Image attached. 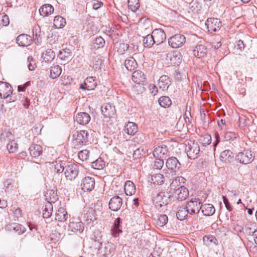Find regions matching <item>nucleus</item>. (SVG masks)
I'll list each match as a JSON object with an SVG mask.
<instances>
[{
	"label": "nucleus",
	"instance_id": "423d86ee",
	"mask_svg": "<svg viewBox=\"0 0 257 257\" xmlns=\"http://www.w3.org/2000/svg\"><path fill=\"white\" fill-rule=\"evenodd\" d=\"M185 36L181 34H177L170 37L168 40L169 45L173 48H178L182 47L185 43Z\"/></svg>",
	"mask_w": 257,
	"mask_h": 257
},
{
	"label": "nucleus",
	"instance_id": "f03ea898",
	"mask_svg": "<svg viewBox=\"0 0 257 257\" xmlns=\"http://www.w3.org/2000/svg\"><path fill=\"white\" fill-rule=\"evenodd\" d=\"M14 137L10 132H4L1 134V140L3 139L5 141H9L7 144V149L10 153H16L18 149V145L17 142L13 140Z\"/></svg>",
	"mask_w": 257,
	"mask_h": 257
},
{
	"label": "nucleus",
	"instance_id": "bb28decb",
	"mask_svg": "<svg viewBox=\"0 0 257 257\" xmlns=\"http://www.w3.org/2000/svg\"><path fill=\"white\" fill-rule=\"evenodd\" d=\"M29 152L31 156L35 158L39 157L43 152L42 147L39 145L32 144L29 148Z\"/></svg>",
	"mask_w": 257,
	"mask_h": 257
},
{
	"label": "nucleus",
	"instance_id": "393cba45",
	"mask_svg": "<svg viewBox=\"0 0 257 257\" xmlns=\"http://www.w3.org/2000/svg\"><path fill=\"white\" fill-rule=\"evenodd\" d=\"M233 158L232 153L229 150L222 151L220 155V160L221 161L225 163H230Z\"/></svg>",
	"mask_w": 257,
	"mask_h": 257
},
{
	"label": "nucleus",
	"instance_id": "9d476101",
	"mask_svg": "<svg viewBox=\"0 0 257 257\" xmlns=\"http://www.w3.org/2000/svg\"><path fill=\"white\" fill-rule=\"evenodd\" d=\"M236 159L244 164H249L253 160V156L251 151L246 150L239 153L236 156Z\"/></svg>",
	"mask_w": 257,
	"mask_h": 257
},
{
	"label": "nucleus",
	"instance_id": "37998d69",
	"mask_svg": "<svg viewBox=\"0 0 257 257\" xmlns=\"http://www.w3.org/2000/svg\"><path fill=\"white\" fill-rule=\"evenodd\" d=\"M188 213H189V212H188V209H187L186 207L182 206L179 208L176 215L178 219L183 220L187 216Z\"/></svg>",
	"mask_w": 257,
	"mask_h": 257
},
{
	"label": "nucleus",
	"instance_id": "c03bdc74",
	"mask_svg": "<svg viewBox=\"0 0 257 257\" xmlns=\"http://www.w3.org/2000/svg\"><path fill=\"white\" fill-rule=\"evenodd\" d=\"M155 36V35L153 36L152 35L149 34L144 38L143 43L145 47H151L153 45V44L155 43L154 40Z\"/></svg>",
	"mask_w": 257,
	"mask_h": 257
},
{
	"label": "nucleus",
	"instance_id": "7ed1b4c3",
	"mask_svg": "<svg viewBox=\"0 0 257 257\" xmlns=\"http://www.w3.org/2000/svg\"><path fill=\"white\" fill-rule=\"evenodd\" d=\"M170 195L165 192H160L153 198V201L157 207H162L170 202Z\"/></svg>",
	"mask_w": 257,
	"mask_h": 257
},
{
	"label": "nucleus",
	"instance_id": "052dcab7",
	"mask_svg": "<svg viewBox=\"0 0 257 257\" xmlns=\"http://www.w3.org/2000/svg\"><path fill=\"white\" fill-rule=\"evenodd\" d=\"M191 9L193 12H198V11H200L201 8V6L198 2H193L191 3Z\"/></svg>",
	"mask_w": 257,
	"mask_h": 257
},
{
	"label": "nucleus",
	"instance_id": "a211bd4d",
	"mask_svg": "<svg viewBox=\"0 0 257 257\" xmlns=\"http://www.w3.org/2000/svg\"><path fill=\"white\" fill-rule=\"evenodd\" d=\"M122 204V199L119 196H114L111 198L109 202V208L113 211H116L120 209Z\"/></svg>",
	"mask_w": 257,
	"mask_h": 257
},
{
	"label": "nucleus",
	"instance_id": "6e6552de",
	"mask_svg": "<svg viewBox=\"0 0 257 257\" xmlns=\"http://www.w3.org/2000/svg\"><path fill=\"white\" fill-rule=\"evenodd\" d=\"M208 32H215L220 30L222 26L220 20L214 18H208L205 22Z\"/></svg>",
	"mask_w": 257,
	"mask_h": 257
},
{
	"label": "nucleus",
	"instance_id": "c9c22d12",
	"mask_svg": "<svg viewBox=\"0 0 257 257\" xmlns=\"http://www.w3.org/2000/svg\"><path fill=\"white\" fill-rule=\"evenodd\" d=\"M84 85L86 86L87 90H93L97 85L95 78L92 76L87 77L84 81Z\"/></svg>",
	"mask_w": 257,
	"mask_h": 257
},
{
	"label": "nucleus",
	"instance_id": "79ce46f5",
	"mask_svg": "<svg viewBox=\"0 0 257 257\" xmlns=\"http://www.w3.org/2000/svg\"><path fill=\"white\" fill-rule=\"evenodd\" d=\"M137 65V63L135 59L133 57H130L124 62V66L127 70L129 71L133 70Z\"/></svg>",
	"mask_w": 257,
	"mask_h": 257
},
{
	"label": "nucleus",
	"instance_id": "1a4fd4ad",
	"mask_svg": "<svg viewBox=\"0 0 257 257\" xmlns=\"http://www.w3.org/2000/svg\"><path fill=\"white\" fill-rule=\"evenodd\" d=\"M12 93V87L7 82L0 81V98H9L10 101L12 100L11 95Z\"/></svg>",
	"mask_w": 257,
	"mask_h": 257
},
{
	"label": "nucleus",
	"instance_id": "338daca9",
	"mask_svg": "<svg viewBox=\"0 0 257 257\" xmlns=\"http://www.w3.org/2000/svg\"><path fill=\"white\" fill-rule=\"evenodd\" d=\"M239 124L241 127L245 126L247 123V119L244 117H241L239 118Z\"/></svg>",
	"mask_w": 257,
	"mask_h": 257
},
{
	"label": "nucleus",
	"instance_id": "2eb2a0df",
	"mask_svg": "<svg viewBox=\"0 0 257 257\" xmlns=\"http://www.w3.org/2000/svg\"><path fill=\"white\" fill-rule=\"evenodd\" d=\"M81 186L82 189L84 191H90L92 190L95 186L94 178L90 177H85L83 179Z\"/></svg>",
	"mask_w": 257,
	"mask_h": 257
},
{
	"label": "nucleus",
	"instance_id": "0e129e2a",
	"mask_svg": "<svg viewBox=\"0 0 257 257\" xmlns=\"http://www.w3.org/2000/svg\"><path fill=\"white\" fill-rule=\"evenodd\" d=\"M222 198H223V201L225 205L226 209L229 211H231L232 210V206H231V205L230 204L227 198L225 196H223Z\"/></svg>",
	"mask_w": 257,
	"mask_h": 257
},
{
	"label": "nucleus",
	"instance_id": "a18cd8bd",
	"mask_svg": "<svg viewBox=\"0 0 257 257\" xmlns=\"http://www.w3.org/2000/svg\"><path fill=\"white\" fill-rule=\"evenodd\" d=\"M158 101L160 105L163 107H169L172 103L170 98L166 96L161 97Z\"/></svg>",
	"mask_w": 257,
	"mask_h": 257
},
{
	"label": "nucleus",
	"instance_id": "a878e982",
	"mask_svg": "<svg viewBox=\"0 0 257 257\" xmlns=\"http://www.w3.org/2000/svg\"><path fill=\"white\" fill-rule=\"evenodd\" d=\"M54 12V8L50 4L43 5L39 9V13L41 16L46 17L51 15Z\"/></svg>",
	"mask_w": 257,
	"mask_h": 257
},
{
	"label": "nucleus",
	"instance_id": "09e8293b",
	"mask_svg": "<svg viewBox=\"0 0 257 257\" xmlns=\"http://www.w3.org/2000/svg\"><path fill=\"white\" fill-rule=\"evenodd\" d=\"M85 218L88 223H91L96 220V217L95 215L94 211L92 209H90L86 214Z\"/></svg>",
	"mask_w": 257,
	"mask_h": 257
},
{
	"label": "nucleus",
	"instance_id": "a19ab883",
	"mask_svg": "<svg viewBox=\"0 0 257 257\" xmlns=\"http://www.w3.org/2000/svg\"><path fill=\"white\" fill-rule=\"evenodd\" d=\"M62 72V68L59 65L51 67L50 70V77L53 79L58 77Z\"/></svg>",
	"mask_w": 257,
	"mask_h": 257
},
{
	"label": "nucleus",
	"instance_id": "49530a36",
	"mask_svg": "<svg viewBox=\"0 0 257 257\" xmlns=\"http://www.w3.org/2000/svg\"><path fill=\"white\" fill-rule=\"evenodd\" d=\"M104 166L105 162L101 158L97 159L96 161L92 162L91 163L92 167L97 170H101L103 169Z\"/></svg>",
	"mask_w": 257,
	"mask_h": 257
},
{
	"label": "nucleus",
	"instance_id": "774afa93",
	"mask_svg": "<svg viewBox=\"0 0 257 257\" xmlns=\"http://www.w3.org/2000/svg\"><path fill=\"white\" fill-rule=\"evenodd\" d=\"M103 5V3L101 2L95 1L93 4V8L94 10H97Z\"/></svg>",
	"mask_w": 257,
	"mask_h": 257
},
{
	"label": "nucleus",
	"instance_id": "5fc2aeb1",
	"mask_svg": "<svg viewBox=\"0 0 257 257\" xmlns=\"http://www.w3.org/2000/svg\"><path fill=\"white\" fill-rule=\"evenodd\" d=\"M200 142L204 146L209 145L211 143V138L209 135H205L201 137L199 139Z\"/></svg>",
	"mask_w": 257,
	"mask_h": 257
},
{
	"label": "nucleus",
	"instance_id": "412c9836",
	"mask_svg": "<svg viewBox=\"0 0 257 257\" xmlns=\"http://www.w3.org/2000/svg\"><path fill=\"white\" fill-rule=\"evenodd\" d=\"M90 119L89 114L86 112L78 113L75 117V120L76 122L83 125L88 124Z\"/></svg>",
	"mask_w": 257,
	"mask_h": 257
},
{
	"label": "nucleus",
	"instance_id": "4468645a",
	"mask_svg": "<svg viewBox=\"0 0 257 257\" xmlns=\"http://www.w3.org/2000/svg\"><path fill=\"white\" fill-rule=\"evenodd\" d=\"M69 229L73 232L81 233L84 228L83 223L78 219H72L69 224Z\"/></svg>",
	"mask_w": 257,
	"mask_h": 257
},
{
	"label": "nucleus",
	"instance_id": "680f3d73",
	"mask_svg": "<svg viewBox=\"0 0 257 257\" xmlns=\"http://www.w3.org/2000/svg\"><path fill=\"white\" fill-rule=\"evenodd\" d=\"M238 137L237 134L233 132H228L225 133V138L228 140H233Z\"/></svg>",
	"mask_w": 257,
	"mask_h": 257
},
{
	"label": "nucleus",
	"instance_id": "bf43d9fd",
	"mask_svg": "<svg viewBox=\"0 0 257 257\" xmlns=\"http://www.w3.org/2000/svg\"><path fill=\"white\" fill-rule=\"evenodd\" d=\"M102 237V234L101 231L99 230H95L93 233V239L95 241L99 242Z\"/></svg>",
	"mask_w": 257,
	"mask_h": 257
},
{
	"label": "nucleus",
	"instance_id": "f3484780",
	"mask_svg": "<svg viewBox=\"0 0 257 257\" xmlns=\"http://www.w3.org/2000/svg\"><path fill=\"white\" fill-rule=\"evenodd\" d=\"M167 58L169 60L171 64L178 65L182 61V56L179 52L173 51L168 53Z\"/></svg>",
	"mask_w": 257,
	"mask_h": 257
},
{
	"label": "nucleus",
	"instance_id": "7c9ffc66",
	"mask_svg": "<svg viewBox=\"0 0 257 257\" xmlns=\"http://www.w3.org/2000/svg\"><path fill=\"white\" fill-rule=\"evenodd\" d=\"M72 52L69 49H64L59 51L58 57L62 60L69 61L71 59Z\"/></svg>",
	"mask_w": 257,
	"mask_h": 257
},
{
	"label": "nucleus",
	"instance_id": "2f4dec72",
	"mask_svg": "<svg viewBox=\"0 0 257 257\" xmlns=\"http://www.w3.org/2000/svg\"><path fill=\"white\" fill-rule=\"evenodd\" d=\"M124 191L126 195L131 196L136 192V187L131 181H127L124 185Z\"/></svg>",
	"mask_w": 257,
	"mask_h": 257
},
{
	"label": "nucleus",
	"instance_id": "cd10ccee",
	"mask_svg": "<svg viewBox=\"0 0 257 257\" xmlns=\"http://www.w3.org/2000/svg\"><path fill=\"white\" fill-rule=\"evenodd\" d=\"M123 131L129 135H134L138 131V126L134 122H128L125 125Z\"/></svg>",
	"mask_w": 257,
	"mask_h": 257
},
{
	"label": "nucleus",
	"instance_id": "c85d7f7f",
	"mask_svg": "<svg viewBox=\"0 0 257 257\" xmlns=\"http://www.w3.org/2000/svg\"><path fill=\"white\" fill-rule=\"evenodd\" d=\"M202 213L205 216H210L213 215L215 209L213 205L210 204H205L201 206V209Z\"/></svg>",
	"mask_w": 257,
	"mask_h": 257
},
{
	"label": "nucleus",
	"instance_id": "13d9d810",
	"mask_svg": "<svg viewBox=\"0 0 257 257\" xmlns=\"http://www.w3.org/2000/svg\"><path fill=\"white\" fill-rule=\"evenodd\" d=\"M28 62L29 64L28 65V68L30 71L35 70L36 67V63L34 59L31 56H29L28 58Z\"/></svg>",
	"mask_w": 257,
	"mask_h": 257
},
{
	"label": "nucleus",
	"instance_id": "4d7b16f0",
	"mask_svg": "<svg viewBox=\"0 0 257 257\" xmlns=\"http://www.w3.org/2000/svg\"><path fill=\"white\" fill-rule=\"evenodd\" d=\"M10 20L9 17L3 14L0 15V25H2L4 26H7L9 24Z\"/></svg>",
	"mask_w": 257,
	"mask_h": 257
},
{
	"label": "nucleus",
	"instance_id": "de8ad7c7",
	"mask_svg": "<svg viewBox=\"0 0 257 257\" xmlns=\"http://www.w3.org/2000/svg\"><path fill=\"white\" fill-rule=\"evenodd\" d=\"M139 0H128V8L133 12H136L140 8Z\"/></svg>",
	"mask_w": 257,
	"mask_h": 257
},
{
	"label": "nucleus",
	"instance_id": "473e14b6",
	"mask_svg": "<svg viewBox=\"0 0 257 257\" xmlns=\"http://www.w3.org/2000/svg\"><path fill=\"white\" fill-rule=\"evenodd\" d=\"M55 57L54 52L51 49H47L43 52L42 58L45 62H51Z\"/></svg>",
	"mask_w": 257,
	"mask_h": 257
},
{
	"label": "nucleus",
	"instance_id": "6ab92c4d",
	"mask_svg": "<svg viewBox=\"0 0 257 257\" xmlns=\"http://www.w3.org/2000/svg\"><path fill=\"white\" fill-rule=\"evenodd\" d=\"M166 165L168 169L175 172L181 166V164L175 157L169 158L166 163Z\"/></svg>",
	"mask_w": 257,
	"mask_h": 257
},
{
	"label": "nucleus",
	"instance_id": "20e7f679",
	"mask_svg": "<svg viewBox=\"0 0 257 257\" xmlns=\"http://www.w3.org/2000/svg\"><path fill=\"white\" fill-rule=\"evenodd\" d=\"M186 151L188 158L194 160L199 156L200 148L197 142L191 141L186 146Z\"/></svg>",
	"mask_w": 257,
	"mask_h": 257
},
{
	"label": "nucleus",
	"instance_id": "b1692460",
	"mask_svg": "<svg viewBox=\"0 0 257 257\" xmlns=\"http://www.w3.org/2000/svg\"><path fill=\"white\" fill-rule=\"evenodd\" d=\"M146 78L144 74L140 70H137L132 75L133 81L137 84H142L145 81Z\"/></svg>",
	"mask_w": 257,
	"mask_h": 257
},
{
	"label": "nucleus",
	"instance_id": "e433bc0d",
	"mask_svg": "<svg viewBox=\"0 0 257 257\" xmlns=\"http://www.w3.org/2000/svg\"><path fill=\"white\" fill-rule=\"evenodd\" d=\"M68 214L63 208H60L56 215V219L60 222H63L67 220Z\"/></svg>",
	"mask_w": 257,
	"mask_h": 257
},
{
	"label": "nucleus",
	"instance_id": "8fccbe9b",
	"mask_svg": "<svg viewBox=\"0 0 257 257\" xmlns=\"http://www.w3.org/2000/svg\"><path fill=\"white\" fill-rule=\"evenodd\" d=\"M168 222V216L166 215H161L157 221V224L159 226H163Z\"/></svg>",
	"mask_w": 257,
	"mask_h": 257
},
{
	"label": "nucleus",
	"instance_id": "ea45409f",
	"mask_svg": "<svg viewBox=\"0 0 257 257\" xmlns=\"http://www.w3.org/2000/svg\"><path fill=\"white\" fill-rule=\"evenodd\" d=\"M171 84L170 78L167 75H163L159 80V85L160 88L163 89L168 88Z\"/></svg>",
	"mask_w": 257,
	"mask_h": 257
},
{
	"label": "nucleus",
	"instance_id": "aec40b11",
	"mask_svg": "<svg viewBox=\"0 0 257 257\" xmlns=\"http://www.w3.org/2000/svg\"><path fill=\"white\" fill-rule=\"evenodd\" d=\"M6 228L8 230L14 231L18 234H22L26 231V229L25 227L22 225L17 223L9 224L6 226Z\"/></svg>",
	"mask_w": 257,
	"mask_h": 257
},
{
	"label": "nucleus",
	"instance_id": "72a5a7b5",
	"mask_svg": "<svg viewBox=\"0 0 257 257\" xmlns=\"http://www.w3.org/2000/svg\"><path fill=\"white\" fill-rule=\"evenodd\" d=\"M185 181L186 179L182 177H177L175 178L170 184L171 189L174 190L175 191H176L178 187L181 186V184H184Z\"/></svg>",
	"mask_w": 257,
	"mask_h": 257
},
{
	"label": "nucleus",
	"instance_id": "ddd939ff",
	"mask_svg": "<svg viewBox=\"0 0 257 257\" xmlns=\"http://www.w3.org/2000/svg\"><path fill=\"white\" fill-rule=\"evenodd\" d=\"M32 34L34 35V33ZM33 37V36L22 33L17 38V43L21 46H28L32 41Z\"/></svg>",
	"mask_w": 257,
	"mask_h": 257
},
{
	"label": "nucleus",
	"instance_id": "58836bf2",
	"mask_svg": "<svg viewBox=\"0 0 257 257\" xmlns=\"http://www.w3.org/2000/svg\"><path fill=\"white\" fill-rule=\"evenodd\" d=\"M165 180V177L161 174H156L151 176L152 183L154 185L163 184Z\"/></svg>",
	"mask_w": 257,
	"mask_h": 257
},
{
	"label": "nucleus",
	"instance_id": "c756f323",
	"mask_svg": "<svg viewBox=\"0 0 257 257\" xmlns=\"http://www.w3.org/2000/svg\"><path fill=\"white\" fill-rule=\"evenodd\" d=\"M120 218H116L112 226L111 229V234L114 237H116L119 236V234L121 232V230L120 228Z\"/></svg>",
	"mask_w": 257,
	"mask_h": 257
},
{
	"label": "nucleus",
	"instance_id": "f257e3e1",
	"mask_svg": "<svg viewBox=\"0 0 257 257\" xmlns=\"http://www.w3.org/2000/svg\"><path fill=\"white\" fill-rule=\"evenodd\" d=\"M89 134L86 131L77 132L73 136V144L75 147L85 145L88 142Z\"/></svg>",
	"mask_w": 257,
	"mask_h": 257
},
{
	"label": "nucleus",
	"instance_id": "0eeeda50",
	"mask_svg": "<svg viewBox=\"0 0 257 257\" xmlns=\"http://www.w3.org/2000/svg\"><path fill=\"white\" fill-rule=\"evenodd\" d=\"M201 201L198 198L192 199L187 203L186 208L190 214H197L201 209Z\"/></svg>",
	"mask_w": 257,
	"mask_h": 257
},
{
	"label": "nucleus",
	"instance_id": "39448f33",
	"mask_svg": "<svg viewBox=\"0 0 257 257\" xmlns=\"http://www.w3.org/2000/svg\"><path fill=\"white\" fill-rule=\"evenodd\" d=\"M79 169L76 164H71L65 167L64 175L67 180H74L78 175Z\"/></svg>",
	"mask_w": 257,
	"mask_h": 257
},
{
	"label": "nucleus",
	"instance_id": "dca6fc26",
	"mask_svg": "<svg viewBox=\"0 0 257 257\" xmlns=\"http://www.w3.org/2000/svg\"><path fill=\"white\" fill-rule=\"evenodd\" d=\"M168 152L167 147L164 145H161L156 147L153 152L154 157L156 158H162L166 157Z\"/></svg>",
	"mask_w": 257,
	"mask_h": 257
},
{
	"label": "nucleus",
	"instance_id": "f8f14e48",
	"mask_svg": "<svg viewBox=\"0 0 257 257\" xmlns=\"http://www.w3.org/2000/svg\"><path fill=\"white\" fill-rule=\"evenodd\" d=\"M139 25L142 27V31L154 32L156 31H160V32H164L162 29H155L153 30L151 21L150 19H142L139 22Z\"/></svg>",
	"mask_w": 257,
	"mask_h": 257
},
{
	"label": "nucleus",
	"instance_id": "9b49d317",
	"mask_svg": "<svg viewBox=\"0 0 257 257\" xmlns=\"http://www.w3.org/2000/svg\"><path fill=\"white\" fill-rule=\"evenodd\" d=\"M101 112L105 118L113 117L116 112L115 107L111 103H106L102 105L101 108Z\"/></svg>",
	"mask_w": 257,
	"mask_h": 257
},
{
	"label": "nucleus",
	"instance_id": "f704fd0d",
	"mask_svg": "<svg viewBox=\"0 0 257 257\" xmlns=\"http://www.w3.org/2000/svg\"><path fill=\"white\" fill-rule=\"evenodd\" d=\"M54 27L56 29L63 28L66 25L65 19L60 16H56L53 21Z\"/></svg>",
	"mask_w": 257,
	"mask_h": 257
},
{
	"label": "nucleus",
	"instance_id": "e2e57ef3",
	"mask_svg": "<svg viewBox=\"0 0 257 257\" xmlns=\"http://www.w3.org/2000/svg\"><path fill=\"white\" fill-rule=\"evenodd\" d=\"M149 89L153 95H155L158 92V88L154 84H151L149 86Z\"/></svg>",
	"mask_w": 257,
	"mask_h": 257
},
{
	"label": "nucleus",
	"instance_id": "6e6d98bb",
	"mask_svg": "<svg viewBox=\"0 0 257 257\" xmlns=\"http://www.w3.org/2000/svg\"><path fill=\"white\" fill-rule=\"evenodd\" d=\"M89 151L87 150H83L78 153V157L82 161H86L89 157Z\"/></svg>",
	"mask_w": 257,
	"mask_h": 257
},
{
	"label": "nucleus",
	"instance_id": "5701e85b",
	"mask_svg": "<svg viewBox=\"0 0 257 257\" xmlns=\"http://www.w3.org/2000/svg\"><path fill=\"white\" fill-rule=\"evenodd\" d=\"M207 53L206 47L202 45H197L193 50V55L198 58L204 57Z\"/></svg>",
	"mask_w": 257,
	"mask_h": 257
},
{
	"label": "nucleus",
	"instance_id": "69168bd1",
	"mask_svg": "<svg viewBox=\"0 0 257 257\" xmlns=\"http://www.w3.org/2000/svg\"><path fill=\"white\" fill-rule=\"evenodd\" d=\"M184 119L186 123H190L191 122V116L190 112L186 111L184 115Z\"/></svg>",
	"mask_w": 257,
	"mask_h": 257
},
{
	"label": "nucleus",
	"instance_id": "4c0bfd02",
	"mask_svg": "<svg viewBox=\"0 0 257 257\" xmlns=\"http://www.w3.org/2000/svg\"><path fill=\"white\" fill-rule=\"evenodd\" d=\"M52 211L53 205L50 202L47 201L46 203L44 208L43 210V217L46 218H49L52 215Z\"/></svg>",
	"mask_w": 257,
	"mask_h": 257
},
{
	"label": "nucleus",
	"instance_id": "4be33fe9",
	"mask_svg": "<svg viewBox=\"0 0 257 257\" xmlns=\"http://www.w3.org/2000/svg\"><path fill=\"white\" fill-rule=\"evenodd\" d=\"M175 196L178 200H184L189 195L188 189L184 186L178 187L177 190L175 191Z\"/></svg>",
	"mask_w": 257,
	"mask_h": 257
},
{
	"label": "nucleus",
	"instance_id": "864d4df0",
	"mask_svg": "<svg viewBox=\"0 0 257 257\" xmlns=\"http://www.w3.org/2000/svg\"><path fill=\"white\" fill-rule=\"evenodd\" d=\"M164 165V161L162 158H156L153 165V169L160 170Z\"/></svg>",
	"mask_w": 257,
	"mask_h": 257
},
{
	"label": "nucleus",
	"instance_id": "603ef678",
	"mask_svg": "<svg viewBox=\"0 0 257 257\" xmlns=\"http://www.w3.org/2000/svg\"><path fill=\"white\" fill-rule=\"evenodd\" d=\"M55 170L57 173H61L63 171L64 172L65 167L62 165V163L60 161L53 162Z\"/></svg>",
	"mask_w": 257,
	"mask_h": 257
},
{
	"label": "nucleus",
	"instance_id": "3c124183",
	"mask_svg": "<svg viewBox=\"0 0 257 257\" xmlns=\"http://www.w3.org/2000/svg\"><path fill=\"white\" fill-rule=\"evenodd\" d=\"M105 44V41L103 38L98 37L96 38L93 43L94 47L95 48H99L102 47Z\"/></svg>",
	"mask_w": 257,
	"mask_h": 257
}]
</instances>
